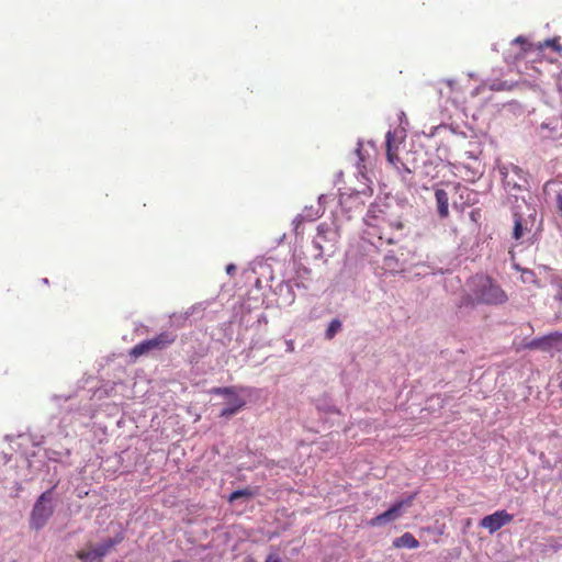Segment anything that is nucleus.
<instances>
[{
  "label": "nucleus",
  "mask_w": 562,
  "mask_h": 562,
  "mask_svg": "<svg viewBox=\"0 0 562 562\" xmlns=\"http://www.w3.org/2000/svg\"><path fill=\"white\" fill-rule=\"evenodd\" d=\"M48 492L43 493L36 501L31 513L30 526L35 530L43 528L53 515V507L49 505Z\"/></svg>",
  "instance_id": "3"
},
{
  "label": "nucleus",
  "mask_w": 562,
  "mask_h": 562,
  "mask_svg": "<svg viewBox=\"0 0 562 562\" xmlns=\"http://www.w3.org/2000/svg\"><path fill=\"white\" fill-rule=\"evenodd\" d=\"M288 351L294 350V342L292 340L286 341Z\"/></svg>",
  "instance_id": "25"
},
{
  "label": "nucleus",
  "mask_w": 562,
  "mask_h": 562,
  "mask_svg": "<svg viewBox=\"0 0 562 562\" xmlns=\"http://www.w3.org/2000/svg\"><path fill=\"white\" fill-rule=\"evenodd\" d=\"M393 546L395 548L416 549L419 547V542L411 532H405L393 541Z\"/></svg>",
  "instance_id": "12"
},
{
  "label": "nucleus",
  "mask_w": 562,
  "mask_h": 562,
  "mask_svg": "<svg viewBox=\"0 0 562 562\" xmlns=\"http://www.w3.org/2000/svg\"><path fill=\"white\" fill-rule=\"evenodd\" d=\"M503 183L507 190H522L528 184L527 175L521 168L515 165L501 169Z\"/></svg>",
  "instance_id": "5"
},
{
  "label": "nucleus",
  "mask_w": 562,
  "mask_h": 562,
  "mask_svg": "<svg viewBox=\"0 0 562 562\" xmlns=\"http://www.w3.org/2000/svg\"><path fill=\"white\" fill-rule=\"evenodd\" d=\"M544 46L546 47H551L555 52H560L562 49V47H561V45L559 43V40H557V38L544 41V43L540 45V48H542Z\"/></svg>",
  "instance_id": "19"
},
{
  "label": "nucleus",
  "mask_w": 562,
  "mask_h": 562,
  "mask_svg": "<svg viewBox=\"0 0 562 562\" xmlns=\"http://www.w3.org/2000/svg\"><path fill=\"white\" fill-rule=\"evenodd\" d=\"M235 269H236V268H235V266H234V265H228V266L226 267V271H227L228 273H232L233 271H235Z\"/></svg>",
  "instance_id": "27"
},
{
  "label": "nucleus",
  "mask_w": 562,
  "mask_h": 562,
  "mask_svg": "<svg viewBox=\"0 0 562 562\" xmlns=\"http://www.w3.org/2000/svg\"><path fill=\"white\" fill-rule=\"evenodd\" d=\"M557 205H558L559 211L562 213V195L561 194H559L557 196Z\"/></svg>",
  "instance_id": "24"
},
{
  "label": "nucleus",
  "mask_w": 562,
  "mask_h": 562,
  "mask_svg": "<svg viewBox=\"0 0 562 562\" xmlns=\"http://www.w3.org/2000/svg\"><path fill=\"white\" fill-rule=\"evenodd\" d=\"M153 350H162L176 341V335L169 331H164L156 337L148 339Z\"/></svg>",
  "instance_id": "10"
},
{
  "label": "nucleus",
  "mask_w": 562,
  "mask_h": 562,
  "mask_svg": "<svg viewBox=\"0 0 562 562\" xmlns=\"http://www.w3.org/2000/svg\"><path fill=\"white\" fill-rule=\"evenodd\" d=\"M254 496V493L248 490V488H244V490H237V491H234L231 495H229V498L228 501L229 502H234L238 498H241V497H252Z\"/></svg>",
  "instance_id": "18"
},
{
  "label": "nucleus",
  "mask_w": 562,
  "mask_h": 562,
  "mask_svg": "<svg viewBox=\"0 0 562 562\" xmlns=\"http://www.w3.org/2000/svg\"><path fill=\"white\" fill-rule=\"evenodd\" d=\"M513 43H517V44H521V45H526L527 44V40L524 37V36H518L516 37Z\"/></svg>",
  "instance_id": "23"
},
{
  "label": "nucleus",
  "mask_w": 562,
  "mask_h": 562,
  "mask_svg": "<svg viewBox=\"0 0 562 562\" xmlns=\"http://www.w3.org/2000/svg\"><path fill=\"white\" fill-rule=\"evenodd\" d=\"M213 392L228 398L227 405L220 413L223 418H231L246 405V401L236 393L234 386L216 387Z\"/></svg>",
  "instance_id": "4"
},
{
  "label": "nucleus",
  "mask_w": 562,
  "mask_h": 562,
  "mask_svg": "<svg viewBox=\"0 0 562 562\" xmlns=\"http://www.w3.org/2000/svg\"><path fill=\"white\" fill-rule=\"evenodd\" d=\"M380 213H382L380 211ZM367 229L366 234L370 239L376 238L378 241L386 245L400 243L404 236V224L400 220L390 221L383 214H375L369 211L364 217Z\"/></svg>",
  "instance_id": "2"
},
{
  "label": "nucleus",
  "mask_w": 562,
  "mask_h": 562,
  "mask_svg": "<svg viewBox=\"0 0 562 562\" xmlns=\"http://www.w3.org/2000/svg\"><path fill=\"white\" fill-rule=\"evenodd\" d=\"M469 292L459 302L460 308L479 304L501 305L507 302L505 291L488 276L476 274L468 281Z\"/></svg>",
  "instance_id": "1"
},
{
  "label": "nucleus",
  "mask_w": 562,
  "mask_h": 562,
  "mask_svg": "<svg viewBox=\"0 0 562 562\" xmlns=\"http://www.w3.org/2000/svg\"><path fill=\"white\" fill-rule=\"evenodd\" d=\"M122 540H123L122 536H119V537H115V538H110L106 541H104L103 543H101V544L97 546L95 548H93V550L97 552V555H99L100 560H102V558L104 555H106Z\"/></svg>",
  "instance_id": "13"
},
{
  "label": "nucleus",
  "mask_w": 562,
  "mask_h": 562,
  "mask_svg": "<svg viewBox=\"0 0 562 562\" xmlns=\"http://www.w3.org/2000/svg\"><path fill=\"white\" fill-rule=\"evenodd\" d=\"M318 236L323 235L325 233V225H318L317 227Z\"/></svg>",
  "instance_id": "26"
},
{
  "label": "nucleus",
  "mask_w": 562,
  "mask_h": 562,
  "mask_svg": "<svg viewBox=\"0 0 562 562\" xmlns=\"http://www.w3.org/2000/svg\"><path fill=\"white\" fill-rule=\"evenodd\" d=\"M514 231H513V237L518 240L520 239L525 232L527 231V227L524 225V218L520 214L515 213L514 214Z\"/></svg>",
  "instance_id": "14"
},
{
  "label": "nucleus",
  "mask_w": 562,
  "mask_h": 562,
  "mask_svg": "<svg viewBox=\"0 0 562 562\" xmlns=\"http://www.w3.org/2000/svg\"><path fill=\"white\" fill-rule=\"evenodd\" d=\"M77 558L82 562L101 561L93 548L83 549L77 552Z\"/></svg>",
  "instance_id": "16"
},
{
  "label": "nucleus",
  "mask_w": 562,
  "mask_h": 562,
  "mask_svg": "<svg viewBox=\"0 0 562 562\" xmlns=\"http://www.w3.org/2000/svg\"><path fill=\"white\" fill-rule=\"evenodd\" d=\"M559 387L562 390V381L560 382Z\"/></svg>",
  "instance_id": "29"
},
{
  "label": "nucleus",
  "mask_w": 562,
  "mask_h": 562,
  "mask_svg": "<svg viewBox=\"0 0 562 562\" xmlns=\"http://www.w3.org/2000/svg\"><path fill=\"white\" fill-rule=\"evenodd\" d=\"M491 88L496 91L506 90L509 87H507L506 82H493L491 85Z\"/></svg>",
  "instance_id": "20"
},
{
  "label": "nucleus",
  "mask_w": 562,
  "mask_h": 562,
  "mask_svg": "<svg viewBox=\"0 0 562 562\" xmlns=\"http://www.w3.org/2000/svg\"><path fill=\"white\" fill-rule=\"evenodd\" d=\"M304 222V218L302 215H297L294 220H293V224L295 226V231L297 232L300 225Z\"/></svg>",
  "instance_id": "22"
},
{
  "label": "nucleus",
  "mask_w": 562,
  "mask_h": 562,
  "mask_svg": "<svg viewBox=\"0 0 562 562\" xmlns=\"http://www.w3.org/2000/svg\"><path fill=\"white\" fill-rule=\"evenodd\" d=\"M562 345V333H551L540 338L532 339L527 344L528 349H540L549 351Z\"/></svg>",
  "instance_id": "8"
},
{
  "label": "nucleus",
  "mask_w": 562,
  "mask_h": 562,
  "mask_svg": "<svg viewBox=\"0 0 562 562\" xmlns=\"http://www.w3.org/2000/svg\"><path fill=\"white\" fill-rule=\"evenodd\" d=\"M341 326L342 324L338 318L333 319L325 331V338L327 340H331L336 336V334L341 329Z\"/></svg>",
  "instance_id": "17"
},
{
  "label": "nucleus",
  "mask_w": 562,
  "mask_h": 562,
  "mask_svg": "<svg viewBox=\"0 0 562 562\" xmlns=\"http://www.w3.org/2000/svg\"><path fill=\"white\" fill-rule=\"evenodd\" d=\"M266 562H281V558L276 553H271L267 557Z\"/></svg>",
  "instance_id": "21"
},
{
  "label": "nucleus",
  "mask_w": 562,
  "mask_h": 562,
  "mask_svg": "<svg viewBox=\"0 0 562 562\" xmlns=\"http://www.w3.org/2000/svg\"><path fill=\"white\" fill-rule=\"evenodd\" d=\"M314 243L318 249H322V245L317 240H315Z\"/></svg>",
  "instance_id": "28"
},
{
  "label": "nucleus",
  "mask_w": 562,
  "mask_h": 562,
  "mask_svg": "<svg viewBox=\"0 0 562 562\" xmlns=\"http://www.w3.org/2000/svg\"><path fill=\"white\" fill-rule=\"evenodd\" d=\"M153 351L151 349V346L147 340H144L137 345H135L131 350H130V356L133 357V358H138L143 355H146L148 352Z\"/></svg>",
  "instance_id": "15"
},
{
  "label": "nucleus",
  "mask_w": 562,
  "mask_h": 562,
  "mask_svg": "<svg viewBox=\"0 0 562 562\" xmlns=\"http://www.w3.org/2000/svg\"><path fill=\"white\" fill-rule=\"evenodd\" d=\"M413 498H414L413 496H409L407 499L396 502L387 510H385L384 513L370 519L367 522L368 526L379 527V526L385 525L390 521H394V520L398 519L402 515L403 507L411 506Z\"/></svg>",
  "instance_id": "6"
},
{
  "label": "nucleus",
  "mask_w": 562,
  "mask_h": 562,
  "mask_svg": "<svg viewBox=\"0 0 562 562\" xmlns=\"http://www.w3.org/2000/svg\"><path fill=\"white\" fill-rule=\"evenodd\" d=\"M435 199L437 202V212L440 218L449 216V196L443 189L435 190Z\"/></svg>",
  "instance_id": "11"
},
{
  "label": "nucleus",
  "mask_w": 562,
  "mask_h": 562,
  "mask_svg": "<svg viewBox=\"0 0 562 562\" xmlns=\"http://www.w3.org/2000/svg\"><path fill=\"white\" fill-rule=\"evenodd\" d=\"M392 142H393V136H392V133L389 132L386 134V159L387 161L390 162V165H392L398 172H406V173H411L412 170L409 168H407L400 159V157L397 156V154L393 150L392 148Z\"/></svg>",
  "instance_id": "9"
},
{
  "label": "nucleus",
  "mask_w": 562,
  "mask_h": 562,
  "mask_svg": "<svg viewBox=\"0 0 562 562\" xmlns=\"http://www.w3.org/2000/svg\"><path fill=\"white\" fill-rule=\"evenodd\" d=\"M173 562H180V561H173Z\"/></svg>",
  "instance_id": "30"
},
{
  "label": "nucleus",
  "mask_w": 562,
  "mask_h": 562,
  "mask_svg": "<svg viewBox=\"0 0 562 562\" xmlns=\"http://www.w3.org/2000/svg\"><path fill=\"white\" fill-rule=\"evenodd\" d=\"M513 520V515L506 510H497L491 515L485 516L480 525L487 529L490 533H494L499 530L503 526L509 524Z\"/></svg>",
  "instance_id": "7"
}]
</instances>
